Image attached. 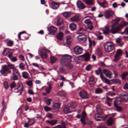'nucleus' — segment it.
Listing matches in <instances>:
<instances>
[{"label":"nucleus","mask_w":128,"mask_h":128,"mask_svg":"<svg viewBox=\"0 0 128 128\" xmlns=\"http://www.w3.org/2000/svg\"><path fill=\"white\" fill-rule=\"evenodd\" d=\"M72 57L70 55L68 54H64L61 56L60 62L62 64H64L67 62L71 61Z\"/></svg>","instance_id":"obj_2"},{"label":"nucleus","mask_w":128,"mask_h":128,"mask_svg":"<svg viewBox=\"0 0 128 128\" xmlns=\"http://www.w3.org/2000/svg\"><path fill=\"white\" fill-rule=\"evenodd\" d=\"M2 69L0 71V73L4 76L7 75L8 73H7L6 72L9 70V67L6 65L2 66Z\"/></svg>","instance_id":"obj_4"},{"label":"nucleus","mask_w":128,"mask_h":128,"mask_svg":"<svg viewBox=\"0 0 128 128\" xmlns=\"http://www.w3.org/2000/svg\"><path fill=\"white\" fill-rule=\"evenodd\" d=\"M88 5H93L94 3V0H83Z\"/></svg>","instance_id":"obj_24"},{"label":"nucleus","mask_w":128,"mask_h":128,"mask_svg":"<svg viewBox=\"0 0 128 128\" xmlns=\"http://www.w3.org/2000/svg\"><path fill=\"white\" fill-rule=\"evenodd\" d=\"M122 80H125V77L128 76V72H126L123 73L121 76Z\"/></svg>","instance_id":"obj_35"},{"label":"nucleus","mask_w":128,"mask_h":128,"mask_svg":"<svg viewBox=\"0 0 128 128\" xmlns=\"http://www.w3.org/2000/svg\"><path fill=\"white\" fill-rule=\"evenodd\" d=\"M23 90V86L22 85H20L19 86L17 89L14 90V92L16 93H18V95L21 94Z\"/></svg>","instance_id":"obj_13"},{"label":"nucleus","mask_w":128,"mask_h":128,"mask_svg":"<svg viewBox=\"0 0 128 128\" xmlns=\"http://www.w3.org/2000/svg\"><path fill=\"white\" fill-rule=\"evenodd\" d=\"M35 122L34 120L33 119H29L28 123L30 125H32Z\"/></svg>","instance_id":"obj_47"},{"label":"nucleus","mask_w":128,"mask_h":128,"mask_svg":"<svg viewBox=\"0 0 128 128\" xmlns=\"http://www.w3.org/2000/svg\"><path fill=\"white\" fill-rule=\"evenodd\" d=\"M13 42L12 41L9 40L7 42V44L9 46H12L13 45Z\"/></svg>","instance_id":"obj_50"},{"label":"nucleus","mask_w":128,"mask_h":128,"mask_svg":"<svg viewBox=\"0 0 128 128\" xmlns=\"http://www.w3.org/2000/svg\"><path fill=\"white\" fill-rule=\"evenodd\" d=\"M58 20L57 22L56 25L58 26L61 25L63 22V20L62 18L59 16H58Z\"/></svg>","instance_id":"obj_21"},{"label":"nucleus","mask_w":128,"mask_h":128,"mask_svg":"<svg viewBox=\"0 0 128 128\" xmlns=\"http://www.w3.org/2000/svg\"><path fill=\"white\" fill-rule=\"evenodd\" d=\"M96 74L97 75H99L101 73V71L100 69L98 68V69L95 70Z\"/></svg>","instance_id":"obj_56"},{"label":"nucleus","mask_w":128,"mask_h":128,"mask_svg":"<svg viewBox=\"0 0 128 128\" xmlns=\"http://www.w3.org/2000/svg\"><path fill=\"white\" fill-rule=\"evenodd\" d=\"M102 90L99 88H98L95 90V92L96 94H100L102 93Z\"/></svg>","instance_id":"obj_40"},{"label":"nucleus","mask_w":128,"mask_h":128,"mask_svg":"<svg viewBox=\"0 0 128 128\" xmlns=\"http://www.w3.org/2000/svg\"><path fill=\"white\" fill-rule=\"evenodd\" d=\"M84 22L87 25L92 23L91 22V20L90 19H87L85 20Z\"/></svg>","instance_id":"obj_48"},{"label":"nucleus","mask_w":128,"mask_h":128,"mask_svg":"<svg viewBox=\"0 0 128 128\" xmlns=\"http://www.w3.org/2000/svg\"><path fill=\"white\" fill-rule=\"evenodd\" d=\"M57 60V58L55 56H51L50 57V61L51 63H53L55 62Z\"/></svg>","instance_id":"obj_32"},{"label":"nucleus","mask_w":128,"mask_h":128,"mask_svg":"<svg viewBox=\"0 0 128 128\" xmlns=\"http://www.w3.org/2000/svg\"><path fill=\"white\" fill-rule=\"evenodd\" d=\"M52 107L54 109L58 108L60 107V104L58 103H55L54 104Z\"/></svg>","instance_id":"obj_38"},{"label":"nucleus","mask_w":128,"mask_h":128,"mask_svg":"<svg viewBox=\"0 0 128 128\" xmlns=\"http://www.w3.org/2000/svg\"><path fill=\"white\" fill-rule=\"evenodd\" d=\"M122 50L120 49H118L117 50L116 54L120 56L122 55Z\"/></svg>","instance_id":"obj_51"},{"label":"nucleus","mask_w":128,"mask_h":128,"mask_svg":"<svg viewBox=\"0 0 128 128\" xmlns=\"http://www.w3.org/2000/svg\"><path fill=\"white\" fill-rule=\"evenodd\" d=\"M47 122L51 126H54L56 124L57 122V120H47Z\"/></svg>","instance_id":"obj_20"},{"label":"nucleus","mask_w":128,"mask_h":128,"mask_svg":"<svg viewBox=\"0 0 128 128\" xmlns=\"http://www.w3.org/2000/svg\"><path fill=\"white\" fill-rule=\"evenodd\" d=\"M60 6V4L55 2H52L51 3V6L52 8L54 9H57Z\"/></svg>","instance_id":"obj_15"},{"label":"nucleus","mask_w":128,"mask_h":128,"mask_svg":"<svg viewBox=\"0 0 128 128\" xmlns=\"http://www.w3.org/2000/svg\"><path fill=\"white\" fill-rule=\"evenodd\" d=\"M116 94L114 92H108L106 94V95L108 96H115Z\"/></svg>","instance_id":"obj_55"},{"label":"nucleus","mask_w":128,"mask_h":128,"mask_svg":"<svg viewBox=\"0 0 128 128\" xmlns=\"http://www.w3.org/2000/svg\"><path fill=\"white\" fill-rule=\"evenodd\" d=\"M32 64L34 66L38 68H40L39 66L37 64L35 63H32Z\"/></svg>","instance_id":"obj_60"},{"label":"nucleus","mask_w":128,"mask_h":128,"mask_svg":"<svg viewBox=\"0 0 128 128\" xmlns=\"http://www.w3.org/2000/svg\"><path fill=\"white\" fill-rule=\"evenodd\" d=\"M78 18L77 16H74L70 18V20L72 22L77 21L78 20Z\"/></svg>","instance_id":"obj_37"},{"label":"nucleus","mask_w":128,"mask_h":128,"mask_svg":"<svg viewBox=\"0 0 128 128\" xmlns=\"http://www.w3.org/2000/svg\"><path fill=\"white\" fill-rule=\"evenodd\" d=\"M86 116V114L85 112L84 111H83L82 113V115L81 116V118L80 120L81 122L84 125L85 124L84 120Z\"/></svg>","instance_id":"obj_18"},{"label":"nucleus","mask_w":128,"mask_h":128,"mask_svg":"<svg viewBox=\"0 0 128 128\" xmlns=\"http://www.w3.org/2000/svg\"><path fill=\"white\" fill-rule=\"evenodd\" d=\"M53 128H66V127L64 124L62 125H58Z\"/></svg>","instance_id":"obj_53"},{"label":"nucleus","mask_w":128,"mask_h":128,"mask_svg":"<svg viewBox=\"0 0 128 128\" xmlns=\"http://www.w3.org/2000/svg\"><path fill=\"white\" fill-rule=\"evenodd\" d=\"M123 101L121 98L120 97L116 98L114 102V105H119L122 104Z\"/></svg>","instance_id":"obj_14"},{"label":"nucleus","mask_w":128,"mask_h":128,"mask_svg":"<svg viewBox=\"0 0 128 128\" xmlns=\"http://www.w3.org/2000/svg\"><path fill=\"white\" fill-rule=\"evenodd\" d=\"M89 79V84L90 86H92L95 83L94 78L92 76H90V77Z\"/></svg>","instance_id":"obj_28"},{"label":"nucleus","mask_w":128,"mask_h":128,"mask_svg":"<svg viewBox=\"0 0 128 128\" xmlns=\"http://www.w3.org/2000/svg\"><path fill=\"white\" fill-rule=\"evenodd\" d=\"M63 33L62 32H60L58 34L57 36V38L59 40H61L63 36Z\"/></svg>","instance_id":"obj_42"},{"label":"nucleus","mask_w":128,"mask_h":128,"mask_svg":"<svg viewBox=\"0 0 128 128\" xmlns=\"http://www.w3.org/2000/svg\"><path fill=\"white\" fill-rule=\"evenodd\" d=\"M70 106L71 107L73 108H75L76 106V104L72 102L70 103Z\"/></svg>","instance_id":"obj_54"},{"label":"nucleus","mask_w":128,"mask_h":128,"mask_svg":"<svg viewBox=\"0 0 128 128\" xmlns=\"http://www.w3.org/2000/svg\"><path fill=\"white\" fill-rule=\"evenodd\" d=\"M12 76V79L14 80H17L18 79V75L16 74H13Z\"/></svg>","instance_id":"obj_59"},{"label":"nucleus","mask_w":128,"mask_h":128,"mask_svg":"<svg viewBox=\"0 0 128 128\" xmlns=\"http://www.w3.org/2000/svg\"><path fill=\"white\" fill-rule=\"evenodd\" d=\"M46 50L45 49L42 50L40 52V56L42 58H46L48 57V56L46 54Z\"/></svg>","instance_id":"obj_17"},{"label":"nucleus","mask_w":128,"mask_h":128,"mask_svg":"<svg viewBox=\"0 0 128 128\" xmlns=\"http://www.w3.org/2000/svg\"><path fill=\"white\" fill-rule=\"evenodd\" d=\"M2 106H3V108L2 110H4L6 108V106L5 105V102L4 100H3L2 102Z\"/></svg>","instance_id":"obj_61"},{"label":"nucleus","mask_w":128,"mask_h":128,"mask_svg":"<svg viewBox=\"0 0 128 128\" xmlns=\"http://www.w3.org/2000/svg\"><path fill=\"white\" fill-rule=\"evenodd\" d=\"M9 53V50L8 48H6L3 52L4 55H6L8 53Z\"/></svg>","instance_id":"obj_44"},{"label":"nucleus","mask_w":128,"mask_h":128,"mask_svg":"<svg viewBox=\"0 0 128 128\" xmlns=\"http://www.w3.org/2000/svg\"><path fill=\"white\" fill-rule=\"evenodd\" d=\"M120 56L116 54L114 56V59L113 60L115 62L117 61L118 60L120 59Z\"/></svg>","instance_id":"obj_45"},{"label":"nucleus","mask_w":128,"mask_h":128,"mask_svg":"<svg viewBox=\"0 0 128 128\" xmlns=\"http://www.w3.org/2000/svg\"><path fill=\"white\" fill-rule=\"evenodd\" d=\"M26 84L28 86L31 87L32 84V81L31 80H28L26 82Z\"/></svg>","instance_id":"obj_62"},{"label":"nucleus","mask_w":128,"mask_h":128,"mask_svg":"<svg viewBox=\"0 0 128 128\" xmlns=\"http://www.w3.org/2000/svg\"><path fill=\"white\" fill-rule=\"evenodd\" d=\"M4 84L5 88L6 89H7L8 87V85L7 82H4Z\"/></svg>","instance_id":"obj_58"},{"label":"nucleus","mask_w":128,"mask_h":128,"mask_svg":"<svg viewBox=\"0 0 128 128\" xmlns=\"http://www.w3.org/2000/svg\"><path fill=\"white\" fill-rule=\"evenodd\" d=\"M69 27L71 30H74L76 29V26L75 24L72 23L70 25Z\"/></svg>","instance_id":"obj_30"},{"label":"nucleus","mask_w":128,"mask_h":128,"mask_svg":"<svg viewBox=\"0 0 128 128\" xmlns=\"http://www.w3.org/2000/svg\"><path fill=\"white\" fill-rule=\"evenodd\" d=\"M52 84H49L48 87L46 88L45 91L46 93L49 94L50 93V90L52 88Z\"/></svg>","instance_id":"obj_29"},{"label":"nucleus","mask_w":128,"mask_h":128,"mask_svg":"<svg viewBox=\"0 0 128 128\" xmlns=\"http://www.w3.org/2000/svg\"><path fill=\"white\" fill-rule=\"evenodd\" d=\"M128 24V23L127 22L123 21L120 22L118 26L119 27V28L120 30L121 28L124 27L125 26L127 25Z\"/></svg>","instance_id":"obj_23"},{"label":"nucleus","mask_w":128,"mask_h":128,"mask_svg":"<svg viewBox=\"0 0 128 128\" xmlns=\"http://www.w3.org/2000/svg\"><path fill=\"white\" fill-rule=\"evenodd\" d=\"M71 13L70 12H64L62 13V14L64 16L68 18L70 16Z\"/></svg>","instance_id":"obj_33"},{"label":"nucleus","mask_w":128,"mask_h":128,"mask_svg":"<svg viewBox=\"0 0 128 128\" xmlns=\"http://www.w3.org/2000/svg\"><path fill=\"white\" fill-rule=\"evenodd\" d=\"M74 51L76 54L78 55L82 53L83 50L81 47L78 46H77L74 48Z\"/></svg>","instance_id":"obj_6"},{"label":"nucleus","mask_w":128,"mask_h":128,"mask_svg":"<svg viewBox=\"0 0 128 128\" xmlns=\"http://www.w3.org/2000/svg\"><path fill=\"white\" fill-rule=\"evenodd\" d=\"M19 59L22 61H24V56L22 55H20L19 56Z\"/></svg>","instance_id":"obj_64"},{"label":"nucleus","mask_w":128,"mask_h":128,"mask_svg":"<svg viewBox=\"0 0 128 128\" xmlns=\"http://www.w3.org/2000/svg\"><path fill=\"white\" fill-rule=\"evenodd\" d=\"M51 99H48L46 100V102L47 105H49L51 103Z\"/></svg>","instance_id":"obj_63"},{"label":"nucleus","mask_w":128,"mask_h":128,"mask_svg":"<svg viewBox=\"0 0 128 128\" xmlns=\"http://www.w3.org/2000/svg\"><path fill=\"white\" fill-rule=\"evenodd\" d=\"M80 97L83 99H87L88 98L89 96L87 92L84 90L81 91L79 93Z\"/></svg>","instance_id":"obj_7"},{"label":"nucleus","mask_w":128,"mask_h":128,"mask_svg":"<svg viewBox=\"0 0 128 128\" xmlns=\"http://www.w3.org/2000/svg\"><path fill=\"white\" fill-rule=\"evenodd\" d=\"M100 77L102 81L106 83L107 84L109 81H110V80H109L104 77L103 75L102 74H100Z\"/></svg>","instance_id":"obj_27"},{"label":"nucleus","mask_w":128,"mask_h":128,"mask_svg":"<svg viewBox=\"0 0 128 128\" xmlns=\"http://www.w3.org/2000/svg\"><path fill=\"white\" fill-rule=\"evenodd\" d=\"M103 72L105 76L109 78H112V73L111 72L106 69H104Z\"/></svg>","instance_id":"obj_12"},{"label":"nucleus","mask_w":128,"mask_h":128,"mask_svg":"<svg viewBox=\"0 0 128 128\" xmlns=\"http://www.w3.org/2000/svg\"><path fill=\"white\" fill-rule=\"evenodd\" d=\"M77 7L80 9H83L85 8V6L80 1L78 0L76 2Z\"/></svg>","instance_id":"obj_19"},{"label":"nucleus","mask_w":128,"mask_h":128,"mask_svg":"<svg viewBox=\"0 0 128 128\" xmlns=\"http://www.w3.org/2000/svg\"><path fill=\"white\" fill-rule=\"evenodd\" d=\"M113 122V118L112 117H110L108 120L107 122V125L108 126H110L112 124Z\"/></svg>","instance_id":"obj_31"},{"label":"nucleus","mask_w":128,"mask_h":128,"mask_svg":"<svg viewBox=\"0 0 128 128\" xmlns=\"http://www.w3.org/2000/svg\"><path fill=\"white\" fill-rule=\"evenodd\" d=\"M25 64L22 62L20 63L19 65V68L21 70H22L25 69Z\"/></svg>","instance_id":"obj_36"},{"label":"nucleus","mask_w":128,"mask_h":128,"mask_svg":"<svg viewBox=\"0 0 128 128\" xmlns=\"http://www.w3.org/2000/svg\"><path fill=\"white\" fill-rule=\"evenodd\" d=\"M104 46L105 51L107 52L112 51L114 48V44L111 42H108L104 44Z\"/></svg>","instance_id":"obj_1"},{"label":"nucleus","mask_w":128,"mask_h":128,"mask_svg":"<svg viewBox=\"0 0 128 128\" xmlns=\"http://www.w3.org/2000/svg\"><path fill=\"white\" fill-rule=\"evenodd\" d=\"M47 29L49 32V34H50L54 35L56 32L57 28L54 26H52L48 27Z\"/></svg>","instance_id":"obj_10"},{"label":"nucleus","mask_w":128,"mask_h":128,"mask_svg":"<svg viewBox=\"0 0 128 128\" xmlns=\"http://www.w3.org/2000/svg\"><path fill=\"white\" fill-rule=\"evenodd\" d=\"M114 13V12L113 11L110 9H108L104 12V16L106 18H109L112 17Z\"/></svg>","instance_id":"obj_3"},{"label":"nucleus","mask_w":128,"mask_h":128,"mask_svg":"<svg viewBox=\"0 0 128 128\" xmlns=\"http://www.w3.org/2000/svg\"><path fill=\"white\" fill-rule=\"evenodd\" d=\"M92 68V66L90 64H89L86 67V70L88 71H89Z\"/></svg>","instance_id":"obj_49"},{"label":"nucleus","mask_w":128,"mask_h":128,"mask_svg":"<svg viewBox=\"0 0 128 128\" xmlns=\"http://www.w3.org/2000/svg\"><path fill=\"white\" fill-rule=\"evenodd\" d=\"M82 56H83L84 60L87 61L89 60L90 56L88 53L87 52L86 53L82 55Z\"/></svg>","instance_id":"obj_26"},{"label":"nucleus","mask_w":128,"mask_h":128,"mask_svg":"<svg viewBox=\"0 0 128 128\" xmlns=\"http://www.w3.org/2000/svg\"><path fill=\"white\" fill-rule=\"evenodd\" d=\"M22 75L23 77L26 79L28 78L29 74L26 72H22Z\"/></svg>","instance_id":"obj_34"},{"label":"nucleus","mask_w":128,"mask_h":128,"mask_svg":"<svg viewBox=\"0 0 128 128\" xmlns=\"http://www.w3.org/2000/svg\"><path fill=\"white\" fill-rule=\"evenodd\" d=\"M115 106L117 110L118 111H120L122 110V109L120 107L116 105H114Z\"/></svg>","instance_id":"obj_57"},{"label":"nucleus","mask_w":128,"mask_h":128,"mask_svg":"<svg viewBox=\"0 0 128 128\" xmlns=\"http://www.w3.org/2000/svg\"><path fill=\"white\" fill-rule=\"evenodd\" d=\"M103 33L106 35H108L110 32L109 28L108 26L106 27L105 29L102 30Z\"/></svg>","instance_id":"obj_22"},{"label":"nucleus","mask_w":128,"mask_h":128,"mask_svg":"<svg viewBox=\"0 0 128 128\" xmlns=\"http://www.w3.org/2000/svg\"><path fill=\"white\" fill-rule=\"evenodd\" d=\"M58 94L61 96H66V94L64 91L62 90L58 92Z\"/></svg>","instance_id":"obj_41"},{"label":"nucleus","mask_w":128,"mask_h":128,"mask_svg":"<svg viewBox=\"0 0 128 128\" xmlns=\"http://www.w3.org/2000/svg\"><path fill=\"white\" fill-rule=\"evenodd\" d=\"M70 108L69 106L67 105L66 106H64L63 109V111L66 114H68L70 112Z\"/></svg>","instance_id":"obj_25"},{"label":"nucleus","mask_w":128,"mask_h":128,"mask_svg":"<svg viewBox=\"0 0 128 128\" xmlns=\"http://www.w3.org/2000/svg\"><path fill=\"white\" fill-rule=\"evenodd\" d=\"M13 74H16L18 75V76H19L20 75V74L19 72L18 71V70L16 68H14V69L13 70Z\"/></svg>","instance_id":"obj_39"},{"label":"nucleus","mask_w":128,"mask_h":128,"mask_svg":"<svg viewBox=\"0 0 128 128\" xmlns=\"http://www.w3.org/2000/svg\"><path fill=\"white\" fill-rule=\"evenodd\" d=\"M71 61H68L62 64L64 65L66 67L69 69H72L73 67V65L71 62Z\"/></svg>","instance_id":"obj_16"},{"label":"nucleus","mask_w":128,"mask_h":128,"mask_svg":"<svg viewBox=\"0 0 128 128\" xmlns=\"http://www.w3.org/2000/svg\"><path fill=\"white\" fill-rule=\"evenodd\" d=\"M110 81H112L113 83L115 84L117 82H120V80L118 79H112L110 80Z\"/></svg>","instance_id":"obj_52"},{"label":"nucleus","mask_w":128,"mask_h":128,"mask_svg":"<svg viewBox=\"0 0 128 128\" xmlns=\"http://www.w3.org/2000/svg\"><path fill=\"white\" fill-rule=\"evenodd\" d=\"M45 117H47L50 119H52L54 118L53 114L50 113L47 114Z\"/></svg>","instance_id":"obj_43"},{"label":"nucleus","mask_w":128,"mask_h":128,"mask_svg":"<svg viewBox=\"0 0 128 128\" xmlns=\"http://www.w3.org/2000/svg\"><path fill=\"white\" fill-rule=\"evenodd\" d=\"M120 30L119 27L118 26L116 27L115 26V24H114L112 26L110 31V32L112 34H114L116 33L118 31Z\"/></svg>","instance_id":"obj_11"},{"label":"nucleus","mask_w":128,"mask_h":128,"mask_svg":"<svg viewBox=\"0 0 128 128\" xmlns=\"http://www.w3.org/2000/svg\"><path fill=\"white\" fill-rule=\"evenodd\" d=\"M88 28L90 30H92L93 28V24L92 23L87 25Z\"/></svg>","instance_id":"obj_46"},{"label":"nucleus","mask_w":128,"mask_h":128,"mask_svg":"<svg viewBox=\"0 0 128 128\" xmlns=\"http://www.w3.org/2000/svg\"><path fill=\"white\" fill-rule=\"evenodd\" d=\"M120 96L123 102H128V94L127 93L124 92L120 94Z\"/></svg>","instance_id":"obj_8"},{"label":"nucleus","mask_w":128,"mask_h":128,"mask_svg":"<svg viewBox=\"0 0 128 128\" xmlns=\"http://www.w3.org/2000/svg\"><path fill=\"white\" fill-rule=\"evenodd\" d=\"M77 38L79 41L82 42H84L86 40V36L82 33L79 34L77 36Z\"/></svg>","instance_id":"obj_9"},{"label":"nucleus","mask_w":128,"mask_h":128,"mask_svg":"<svg viewBox=\"0 0 128 128\" xmlns=\"http://www.w3.org/2000/svg\"><path fill=\"white\" fill-rule=\"evenodd\" d=\"M94 117L96 121H100L105 120L107 117V116L105 115L104 116H103L101 114H95Z\"/></svg>","instance_id":"obj_5"}]
</instances>
